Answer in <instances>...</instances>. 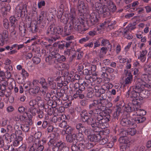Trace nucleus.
<instances>
[{"label":"nucleus","instance_id":"nucleus-11","mask_svg":"<svg viewBox=\"0 0 151 151\" xmlns=\"http://www.w3.org/2000/svg\"><path fill=\"white\" fill-rule=\"evenodd\" d=\"M116 21H111L109 19H106L105 21L100 25V26L103 28H106L107 31H110L114 29Z\"/></svg>","mask_w":151,"mask_h":151},{"label":"nucleus","instance_id":"nucleus-41","mask_svg":"<svg viewBox=\"0 0 151 151\" xmlns=\"http://www.w3.org/2000/svg\"><path fill=\"white\" fill-rule=\"evenodd\" d=\"M78 133L76 134V136L75 138H76V139L79 141H82L84 139V136L82 134V132L81 131H78Z\"/></svg>","mask_w":151,"mask_h":151},{"label":"nucleus","instance_id":"nucleus-58","mask_svg":"<svg viewBox=\"0 0 151 151\" xmlns=\"http://www.w3.org/2000/svg\"><path fill=\"white\" fill-rule=\"evenodd\" d=\"M37 110L36 107H29L28 111L30 112L33 116H34L36 115V112Z\"/></svg>","mask_w":151,"mask_h":151},{"label":"nucleus","instance_id":"nucleus-17","mask_svg":"<svg viewBox=\"0 0 151 151\" xmlns=\"http://www.w3.org/2000/svg\"><path fill=\"white\" fill-rule=\"evenodd\" d=\"M85 148V145L82 143L78 144L77 143H73L71 147L72 151H84Z\"/></svg>","mask_w":151,"mask_h":151},{"label":"nucleus","instance_id":"nucleus-52","mask_svg":"<svg viewBox=\"0 0 151 151\" xmlns=\"http://www.w3.org/2000/svg\"><path fill=\"white\" fill-rule=\"evenodd\" d=\"M127 137H121L119 139V141L121 143L126 144L128 143L129 141Z\"/></svg>","mask_w":151,"mask_h":151},{"label":"nucleus","instance_id":"nucleus-23","mask_svg":"<svg viewBox=\"0 0 151 151\" xmlns=\"http://www.w3.org/2000/svg\"><path fill=\"white\" fill-rule=\"evenodd\" d=\"M56 146L58 148V151H69V149L66 144L61 141L58 142Z\"/></svg>","mask_w":151,"mask_h":151},{"label":"nucleus","instance_id":"nucleus-40","mask_svg":"<svg viewBox=\"0 0 151 151\" xmlns=\"http://www.w3.org/2000/svg\"><path fill=\"white\" fill-rule=\"evenodd\" d=\"M19 35L22 37H24L26 34V29L24 26H19Z\"/></svg>","mask_w":151,"mask_h":151},{"label":"nucleus","instance_id":"nucleus-43","mask_svg":"<svg viewBox=\"0 0 151 151\" xmlns=\"http://www.w3.org/2000/svg\"><path fill=\"white\" fill-rule=\"evenodd\" d=\"M0 84L2 87L3 90H5L6 89V87L8 85V83L7 81L5 79H1L0 78Z\"/></svg>","mask_w":151,"mask_h":151},{"label":"nucleus","instance_id":"nucleus-42","mask_svg":"<svg viewBox=\"0 0 151 151\" xmlns=\"http://www.w3.org/2000/svg\"><path fill=\"white\" fill-rule=\"evenodd\" d=\"M12 29L10 30V33L9 37L10 38L14 39L17 37V32L15 30V27H12Z\"/></svg>","mask_w":151,"mask_h":151},{"label":"nucleus","instance_id":"nucleus-6","mask_svg":"<svg viewBox=\"0 0 151 151\" xmlns=\"http://www.w3.org/2000/svg\"><path fill=\"white\" fill-rule=\"evenodd\" d=\"M137 107H136V113L134 114L137 116L134 118L133 120L136 123H141L146 120V118L142 116L146 114V112L143 109H139Z\"/></svg>","mask_w":151,"mask_h":151},{"label":"nucleus","instance_id":"nucleus-12","mask_svg":"<svg viewBox=\"0 0 151 151\" xmlns=\"http://www.w3.org/2000/svg\"><path fill=\"white\" fill-rule=\"evenodd\" d=\"M37 82L38 80H34L32 83H29V92L33 94H36L40 91L39 87L37 86H35V84Z\"/></svg>","mask_w":151,"mask_h":151},{"label":"nucleus","instance_id":"nucleus-39","mask_svg":"<svg viewBox=\"0 0 151 151\" xmlns=\"http://www.w3.org/2000/svg\"><path fill=\"white\" fill-rule=\"evenodd\" d=\"M11 9L10 5L8 4L7 5L6 7L2 8V12L3 16L5 17L7 14V12H9Z\"/></svg>","mask_w":151,"mask_h":151},{"label":"nucleus","instance_id":"nucleus-31","mask_svg":"<svg viewBox=\"0 0 151 151\" xmlns=\"http://www.w3.org/2000/svg\"><path fill=\"white\" fill-rule=\"evenodd\" d=\"M106 4L107 5V6L109 9V12H113L116 11V6L112 1L110 0H108Z\"/></svg>","mask_w":151,"mask_h":151},{"label":"nucleus","instance_id":"nucleus-27","mask_svg":"<svg viewBox=\"0 0 151 151\" xmlns=\"http://www.w3.org/2000/svg\"><path fill=\"white\" fill-rule=\"evenodd\" d=\"M99 142L100 144L101 145H104L106 144H107V146L109 148L112 147L114 145L113 141H111L108 142V139L106 137H101L99 140Z\"/></svg>","mask_w":151,"mask_h":151},{"label":"nucleus","instance_id":"nucleus-51","mask_svg":"<svg viewBox=\"0 0 151 151\" xmlns=\"http://www.w3.org/2000/svg\"><path fill=\"white\" fill-rule=\"evenodd\" d=\"M38 30V29L37 24H33L29 27V30L31 31L32 33H35L37 32Z\"/></svg>","mask_w":151,"mask_h":151},{"label":"nucleus","instance_id":"nucleus-30","mask_svg":"<svg viewBox=\"0 0 151 151\" xmlns=\"http://www.w3.org/2000/svg\"><path fill=\"white\" fill-rule=\"evenodd\" d=\"M42 135V134L40 132L37 131L36 132L34 135V137L35 139H37L34 141V142H37V143H40H40H42V144L44 145L46 143V141L45 139H43L41 141L40 140V137Z\"/></svg>","mask_w":151,"mask_h":151},{"label":"nucleus","instance_id":"nucleus-56","mask_svg":"<svg viewBox=\"0 0 151 151\" xmlns=\"http://www.w3.org/2000/svg\"><path fill=\"white\" fill-rule=\"evenodd\" d=\"M98 105L97 101L96 100H94L93 101V103L89 104V109L94 110L96 108H95L96 106Z\"/></svg>","mask_w":151,"mask_h":151},{"label":"nucleus","instance_id":"nucleus-24","mask_svg":"<svg viewBox=\"0 0 151 151\" xmlns=\"http://www.w3.org/2000/svg\"><path fill=\"white\" fill-rule=\"evenodd\" d=\"M119 107H118L117 109H116V111L113 114L112 119L114 121L118 120L119 116L121 113V108L124 106L123 102H122L121 104H119Z\"/></svg>","mask_w":151,"mask_h":151},{"label":"nucleus","instance_id":"nucleus-19","mask_svg":"<svg viewBox=\"0 0 151 151\" xmlns=\"http://www.w3.org/2000/svg\"><path fill=\"white\" fill-rule=\"evenodd\" d=\"M44 148L43 144L42 143H38L37 142H34L32 145L30 147L29 151H35L36 150V151H42Z\"/></svg>","mask_w":151,"mask_h":151},{"label":"nucleus","instance_id":"nucleus-10","mask_svg":"<svg viewBox=\"0 0 151 151\" xmlns=\"http://www.w3.org/2000/svg\"><path fill=\"white\" fill-rule=\"evenodd\" d=\"M91 13L90 15L88 24L90 26L97 24L99 22V15L95 11Z\"/></svg>","mask_w":151,"mask_h":151},{"label":"nucleus","instance_id":"nucleus-9","mask_svg":"<svg viewBox=\"0 0 151 151\" xmlns=\"http://www.w3.org/2000/svg\"><path fill=\"white\" fill-rule=\"evenodd\" d=\"M120 124L121 125L125 127H134L136 126V124L134 123L133 122L130 120L129 118L127 117L126 116L124 115L122 116Z\"/></svg>","mask_w":151,"mask_h":151},{"label":"nucleus","instance_id":"nucleus-55","mask_svg":"<svg viewBox=\"0 0 151 151\" xmlns=\"http://www.w3.org/2000/svg\"><path fill=\"white\" fill-rule=\"evenodd\" d=\"M46 17L45 12L44 11H41L38 18V20L46 21Z\"/></svg>","mask_w":151,"mask_h":151},{"label":"nucleus","instance_id":"nucleus-21","mask_svg":"<svg viewBox=\"0 0 151 151\" xmlns=\"http://www.w3.org/2000/svg\"><path fill=\"white\" fill-rule=\"evenodd\" d=\"M54 52L52 51L49 54V56L47 57L45 59L46 62L49 64L55 65L56 64V60L54 57Z\"/></svg>","mask_w":151,"mask_h":151},{"label":"nucleus","instance_id":"nucleus-57","mask_svg":"<svg viewBox=\"0 0 151 151\" xmlns=\"http://www.w3.org/2000/svg\"><path fill=\"white\" fill-rule=\"evenodd\" d=\"M118 58L119 60V62L121 63H125L129 60L127 58H124L121 55L119 56Z\"/></svg>","mask_w":151,"mask_h":151},{"label":"nucleus","instance_id":"nucleus-49","mask_svg":"<svg viewBox=\"0 0 151 151\" xmlns=\"http://www.w3.org/2000/svg\"><path fill=\"white\" fill-rule=\"evenodd\" d=\"M101 71H105L109 73H112L114 71V70L113 68L109 67H104L101 68Z\"/></svg>","mask_w":151,"mask_h":151},{"label":"nucleus","instance_id":"nucleus-37","mask_svg":"<svg viewBox=\"0 0 151 151\" xmlns=\"http://www.w3.org/2000/svg\"><path fill=\"white\" fill-rule=\"evenodd\" d=\"M74 74L73 71H71L69 73L66 71L65 73V76H67L68 80L74 82L75 81V79L73 76Z\"/></svg>","mask_w":151,"mask_h":151},{"label":"nucleus","instance_id":"nucleus-3","mask_svg":"<svg viewBox=\"0 0 151 151\" xmlns=\"http://www.w3.org/2000/svg\"><path fill=\"white\" fill-rule=\"evenodd\" d=\"M69 27L70 29H74L75 30L77 31L80 34H84L86 31L88 29V28L84 27V21L82 18L76 20L69 24Z\"/></svg>","mask_w":151,"mask_h":151},{"label":"nucleus","instance_id":"nucleus-34","mask_svg":"<svg viewBox=\"0 0 151 151\" xmlns=\"http://www.w3.org/2000/svg\"><path fill=\"white\" fill-rule=\"evenodd\" d=\"M86 113H88V116L89 117H92L93 116H96L95 115L99 114L100 113L99 109L96 108L94 110L89 109L88 112L86 111Z\"/></svg>","mask_w":151,"mask_h":151},{"label":"nucleus","instance_id":"nucleus-18","mask_svg":"<svg viewBox=\"0 0 151 151\" xmlns=\"http://www.w3.org/2000/svg\"><path fill=\"white\" fill-rule=\"evenodd\" d=\"M124 72L126 73V77L124 81V85L129 86L132 81L133 76L130 72H129L127 70H125Z\"/></svg>","mask_w":151,"mask_h":151},{"label":"nucleus","instance_id":"nucleus-7","mask_svg":"<svg viewBox=\"0 0 151 151\" xmlns=\"http://www.w3.org/2000/svg\"><path fill=\"white\" fill-rule=\"evenodd\" d=\"M27 12V6L23 5H17L15 8V16L18 17H24Z\"/></svg>","mask_w":151,"mask_h":151},{"label":"nucleus","instance_id":"nucleus-5","mask_svg":"<svg viewBox=\"0 0 151 151\" xmlns=\"http://www.w3.org/2000/svg\"><path fill=\"white\" fill-rule=\"evenodd\" d=\"M96 101L98 105L97 108L99 109V111L104 110V107L109 108L112 106V103L103 96Z\"/></svg>","mask_w":151,"mask_h":151},{"label":"nucleus","instance_id":"nucleus-16","mask_svg":"<svg viewBox=\"0 0 151 151\" xmlns=\"http://www.w3.org/2000/svg\"><path fill=\"white\" fill-rule=\"evenodd\" d=\"M137 104H134V103H129L128 104L124 105V110L127 112H131L134 111H135L136 107L138 106Z\"/></svg>","mask_w":151,"mask_h":151},{"label":"nucleus","instance_id":"nucleus-63","mask_svg":"<svg viewBox=\"0 0 151 151\" xmlns=\"http://www.w3.org/2000/svg\"><path fill=\"white\" fill-rule=\"evenodd\" d=\"M144 70L148 74H151V64L148 65L147 67L144 68Z\"/></svg>","mask_w":151,"mask_h":151},{"label":"nucleus","instance_id":"nucleus-46","mask_svg":"<svg viewBox=\"0 0 151 151\" xmlns=\"http://www.w3.org/2000/svg\"><path fill=\"white\" fill-rule=\"evenodd\" d=\"M99 40H101V46H106L108 45H110L109 40L107 39L100 38L99 39Z\"/></svg>","mask_w":151,"mask_h":151},{"label":"nucleus","instance_id":"nucleus-1","mask_svg":"<svg viewBox=\"0 0 151 151\" xmlns=\"http://www.w3.org/2000/svg\"><path fill=\"white\" fill-rule=\"evenodd\" d=\"M133 87L132 90L130 92L129 90L127 92L126 96L128 98L130 96L131 101L134 104L140 105L142 103L143 98H147L149 95L147 91H142Z\"/></svg>","mask_w":151,"mask_h":151},{"label":"nucleus","instance_id":"nucleus-15","mask_svg":"<svg viewBox=\"0 0 151 151\" xmlns=\"http://www.w3.org/2000/svg\"><path fill=\"white\" fill-rule=\"evenodd\" d=\"M146 83L142 79L138 78L136 81L135 86L133 87L136 88L137 90L139 89L142 91H146L144 90Z\"/></svg>","mask_w":151,"mask_h":151},{"label":"nucleus","instance_id":"nucleus-62","mask_svg":"<svg viewBox=\"0 0 151 151\" xmlns=\"http://www.w3.org/2000/svg\"><path fill=\"white\" fill-rule=\"evenodd\" d=\"M3 24L4 27L6 29H8L9 27V21L6 19H5L3 21Z\"/></svg>","mask_w":151,"mask_h":151},{"label":"nucleus","instance_id":"nucleus-61","mask_svg":"<svg viewBox=\"0 0 151 151\" xmlns=\"http://www.w3.org/2000/svg\"><path fill=\"white\" fill-rule=\"evenodd\" d=\"M73 51V49H67L64 52V54L65 55L69 56L72 53Z\"/></svg>","mask_w":151,"mask_h":151},{"label":"nucleus","instance_id":"nucleus-54","mask_svg":"<svg viewBox=\"0 0 151 151\" xmlns=\"http://www.w3.org/2000/svg\"><path fill=\"white\" fill-rule=\"evenodd\" d=\"M134 127L132 126V128H129L127 129L128 134L129 135H130L131 136H133L135 134L136 132V130L134 128Z\"/></svg>","mask_w":151,"mask_h":151},{"label":"nucleus","instance_id":"nucleus-28","mask_svg":"<svg viewBox=\"0 0 151 151\" xmlns=\"http://www.w3.org/2000/svg\"><path fill=\"white\" fill-rule=\"evenodd\" d=\"M8 37V32L7 30H4L2 34H0V45H2L4 43L5 40Z\"/></svg>","mask_w":151,"mask_h":151},{"label":"nucleus","instance_id":"nucleus-33","mask_svg":"<svg viewBox=\"0 0 151 151\" xmlns=\"http://www.w3.org/2000/svg\"><path fill=\"white\" fill-rule=\"evenodd\" d=\"M53 27L50 25L48 27L47 30L45 32V35L54 39L55 33Z\"/></svg>","mask_w":151,"mask_h":151},{"label":"nucleus","instance_id":"nucleus-48","mask_svg":"<svg viewBox=\"0 0 151 151\" xmlns=\"http://www.w3.org/2000/svg\"><path fill=\"white\" fill-rule=\"evenodd\" d=\"M11 23V26L12 27H15V23L17 21V19L14 16H11L9 18Z\"/></svg>","mask_w":151,"mask_h":151},{"label":"nucleus","instance_id":"nucleus-44","mask_svg":"<svg viewBox=\"0 0 151 151\" xmlns=\"http://www.w3.org/2000/svg\"><path fill=\"white\" fill-rule=\"evenodd\" d=\"M45 111L49 115H51L53 112V110L52 107H49L47 105H45L44 106Z\"/></svg>","mask_w":151,"mask_h":151},{"label":"nucleus","instance_id":"nucleus-2","mask_svg":"<svg viewBox=\"0 0 151 151\" xmlns=\"http://www.w3.org/2000/svg\"><path fill=\"white\" fill-rule=\"evenodd\" d=\"M87 2L90 3V5L93 11H96L99 14H103L104 17H106L110 15V13L107 6L102 5L100 3H96L95 5L94 4V1L91 0H88Z\"/></svg>","mask_w":151,"mask_h":151},{"label":"nucleus","instance_id":"nucleus-53","mask_svg":"<svg viewBox=\"0 0 151 151\" xmlns=\"http://www.w3.org/2000/svg\"><path fill=\"white\" fill-rule=\"evenodd\" d=\"M130 9H131V11H134L135 10H138V13L140 14L143 13L144 12V8L143 7L138 8L136 9L134 8H131Z\"/></svg>","mask_w":151,"mask_h":151},{"label":"nucleus","instance_id":"nucleus-13","mask_svg":"<svg viewBox=\"0 0 151 151\" xmlns=\"http://www.w3.org/2000/svg\"><path fill=\"white\" fill-rule=\"evenodd\" d=\"M76 128L78 131H81L82 133H84L88 137L91 135V130L87 127H85L84 124L79 123L76 124Z\"/></svg>","mask_w":151,"mask_h":151},{"label":"nucleus","instance_id":"nucleus-35","mask_svg":"<svg viewBox=\"0 0 151 151\" xmlns=\"http://www.w3.org/2000/svg\"><path fill=\"white\" fill-rule=\"evenodd\" d=\"M147 53V51L146 50H143L142 52H140V55L138 57V59L142 62H145L146 60Z\"/></svg>","mask_w":151,"mask_h":151},{"label":"nucleus","instance_id":"nucleus-25","mask_svg":"<svg viewBox=\"0 0 151 151\" xmlns=\"http://www.w3.org/2000/svg\"><path fill=\"white\" fill-rule=\"evenodd\" d=\"M85 89V87L82 86L80 87L79 90H78L76 93L73 95V97L75 99L79 97L80 99H83L84 97V96L83 91Z\"/></svg>","mask_w":151,"mask_h":151},{"label":"nucleus","instance_id":"nucleus-59","mask_svg":"<svg viewBox=\"0 0 151 151\" xmlns=\"http://www.w3.org/2000/svg\"><path fill=\"white\" fill-rule=\"evenodd\" d=\"M36 113L38 115V117L40 119L42 118L44 115L43 112L40 109H38L37 110Z\"/></svg>","mask_w":151,"mask_h":151},{"label":"nucleus","instance_id":"nucleus-26","mask_svg":"<svg viewBox=\"0 0 151 151\" xmlns=\"http://www.w3.org/2000/svg\"><path fill=\"white\" fill-rule=\"evenodd\" d=\"M53 29L54 33H55L54 40V41H56L57 40L60 38V35L63 32V29L59 27H53Z\"/></svg>","mask_w":151,"mask_h":151},{"label":"nucleus","instance_id":"nucleus-29","mask_svg":"<svg viewBox=\"0 0 151 151\" xmlns=\"http://www.w3.org/2000/svg\"><path fill=\"white\" fill-rule=\"evenodd\" d=\"M55 67L59 70H62L68 69L69 68V66L68 64L65 63H57L55 65Z\"/></svg>","mask_w":151,"mask_h":151},{"label":"nucleus","instance_id":"nucleus-64","mask_svg":"<svg viewBox=\"0 0 151 151\" xmlns=\"http://www.w3.org/2000/svg\"><path fill=\"white\" fill-rule=\"evenodd\" d=\"M33 62L36 64H37L40 63L41 61L40 59L38 57L34 56L32 58Z\"/></svg>","mask_w":151,"mask_h":151},{"label":"nucleus","instance_id":"nucleus-60","mask_svg":"<svg viewBox=\"0 0 151 151\" xmlns=\"http://www.w3.org/2000/svg\"><path fill=\"white\" fill-rule=\"evenodd\" d=\"M20 128L24 132H28L29 130V125L28 124H24L23 126H21Z\"/></svg>","mask_w":151,"mask_h":151},{"label":"nucleus","instance_id":"nucleus-8","mask_svg":"<svg viewBox=\"0 0 151 151\" xmlns=\"http://www.w3.org/2000/svg\"><path fill=\"white\" fill-rule=\"evenodd\" d=\"M96 119L97 121V123L104 128V126L106 125V123L110 121V116L108 115L107 116H102L100 114L96 115Z\"/></svg>","mask_w":151,"mask_h":151},{"label":"nucleus","instance_id":"nucleus-36","mask_svg":"<svg viewBox=\"0 0 151 151\" xmlns=\"http://www.w3.org/2000/svg\"><path fill=\"white\" fill-rule=\"evenodd\" d=\"M92 129L94 132L97 133L96 134H99L101 135V132L102 127L99 124L97 123L96 125H94L93 127H92Z\"/></svg>","mask_w":151,"mask_h":151},{"label":"nucleus","instance_id":"nucleus-38","mask_svg":"<svg viewBox=\"0 0 151 151\" xmlns=\"http://www.w3.org/2000/svg\"><path fill=\"white\" fill-rule=\"evenodd\" d=\"M76 136L75 134H72L67 135L65 137V139L67 142L70 143L73 142V140L75 139V137Z\"/></svg>","mask_w":151,"mask_h":151},{"label":"nucleus","instance_id":"nucleus-20","mask_svg":"<svg viewBox=\"0 0 151 151\" xmlns=\"http://www.w3.org/2000/svg\"><path fill=\"white\" fill-rule=\"evenodd\" d=\"M70 13L68 15V19L69 20V24L74 22L75 21L80 19L76 17V14L75 9L74 8H71L70 9Z\"/></svg>","mask_w":151,"mask_h":151},{"label":"nucleus","instance_id":"nucleus-45","mask_svg":"<svg viewBox=\"0 0 151 151\" xmlns=\"http://www.w3.org/2000/svg\"><path fill=\"white\" fill-rule=\"evenodd\" d=\"M38 82L41 84L42 88H45L46 89L47 87V84L44 78H40L39 81H38Z\"/></svg>","mask_w":151,"mask_h":151},{"label":"nucleus","instance_id":"nucleus-32","mask_svg":"<svg viewBox=\"0 0 151 151\" xmlns=\"http://www.w3.org/2000/svg\"><path fill=\"white\" fill-rule=\"evenodd\" d=\"M101 138V136L99 134H91L88 137V139L90 141L95 142L99 141Z\"/></svg>","mask_w":151,"mask_h":151},{"label":"nucleus","instance_id":"nucleus-47","mask_svg":"<svg viewBox=\"0 0 151 151\" xmlns=\"http://www.w3.org/2000/svg\"><path fill=\"white\" fill-rule=\"evenodd\" d=\"M72 131L73 129L72 128L68 125H67L63 130V132H65L66 134H67V135L72 134L71 132Z\"/></svg>","mask_w":151,"mask_h":151},{"label":"nucleus","instance_id":"nucleus-22","mask_svg":"<svg viewBox=\"0 0 151 151\" xmlns=\"http://www.w3.org/2000/svg\"><path fill=\"white\" fill-rule=\"evenodd\" d=\"M94 91L96 95L98 97H101V95L104 94L105 92V90L103 87V86L99 87L97 86L94 87Z\"/></svg>","mask_w":151,"mask_h":151},{"label":"nucleus","instance_id":"nucleus-50","mask_svg":"<svg viewBox=\"0 0 151 151\" xmlns=\"http://www.w3.org/2000/svg\"><path fill=\"white\" fill-rule=\"evenodd\" d=\"M137 23L136 22H134L132 23H129L127 27L129 30L131 31L134 29L136 28V25Z\"/></svg>","mask_w":151,"mask_h":151},{"label":"nucleus","instance_id":"nucleus-4","mask_svg":"<svg viewBox=\"0 0 151 151\" xmlns=\"http://www.w3.org/2000/svg\"><path fill=\"white\" fill-rule=\"evenodd\" d=\"M81 119L83 122H86L88 124L91 125V127L96 125L97 123L96 119L92 117H89L88 116V113H86V111L83 110L80 113Z\"/></svg>","mask_w":151,"mask_h":151},{"label":"nucleus","instance_id":"nucleus-14","mask_svg":"<svg viewBox=\"0 0 151 151\" xmlns=\"http://www.w3.org/2000/svg\"><path fill=\"white\" fill-rule=\"evenodd\" d=\"M77 7L78 11V15L81 16L84 15V14L86 12V7L82 0H78Z\"/></svg>","mask_w":151,"mask_h":151}]
</instances>
